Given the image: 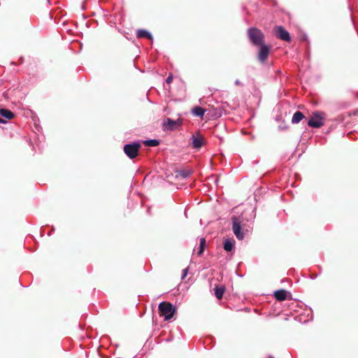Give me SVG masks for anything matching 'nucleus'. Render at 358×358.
I'll list each match as a JSON object with an SVG mask.
<instances>
[{"mask_svg": "<svg viewBox=\"0 0 358 358\" xmlns=\"http://www.w3.org/2000/svg\"><path fill=\"white\" fill-rule=\"evenodd\" d=\"M248 36L250 41L256 46L264 43V34L256 27H250L248 29Z\"/></svg>", "mask_w": 358, "mask_h": 358, "instance_id": "obj_1", "label": "nucleus"}, {"mask_svg": "<svg viewBox=\"0 0 358 358\" xmlns=\"http://www.w3.org/2000/svg\"><path fill=\"white\" fill-rule=\"evenodd\" d=\"M158 308L161 315L164 317L166 321L171 320L176 312V308L171 303L161 302Z\"/></svg>", "mask_w": 358, "mask_h": 358, "instance_id": "obj_2", "label": "nucleus"}, {"mask_svg": "<svg viewBox=\"0 0 358 358\" xmlns=\"http://www.w3.org/2000/svg\"><path fill=\"white\" fill-rule=\"evenodd\" d=\"M324 113L322 112H315L308 121V125L312 128H320L324 125Z\"/></svg>", "mask_w": 358, "mask_h": 358, "instance_id": "obj_3", "label": "nucleus"}, {"mask_svg": "<svg viewBox=\"0 0 358 358\" xmlns=\"http://www.w3.org/2000/svg\"><path fill=\"white\" fill-rule=\"evenodd\" d=\"M141 146V143L138 141L126 144L124 146V152L128 157L134 159L138 155Z\"/></svg>", "mask_w": 358, "mask_h": 358, "instance_id": "obj_4", "label": "nucleus"}, {"mask_svg": "<svg viewBox=\"0 0 358 358\" xmlns=\"http://www.w3.org/2000/svg\"><path fill=\"white\" fill-rule=\"evenodd\" d=\"M258 47H259V52H258V55H257L258 60L262 64H264L268 59V55L271 51V47L268 45H266L265 43L258 45Z\"/></svg>", "mask_w": 358, "mask_h": 358, "instance_id": "obj_5", "label": "nucleus"}, {"mask_svg": "<svg viewBox=\"0 0 358 358\" xmlns=\"http://www.w3.org/2000/svg\"><path fill=\"white\" fill-rule=\"evenodd\" d=\"M232 230L236 237L238 240H243L244 238V234L242 231L241 221L236 217L234 216L232 218Z\"/></svg>", "mask_w": 358, "mask_h": 358, "instance_id": "obj_6", "label": "nucleus"}, {"mask_svg": "<svg viewBox=\"0 0 358 358\" xmlns=\"http://www.w3.org/2000/svg\"><path fill=\"white\" fill-rule=\"evenodd\" d=\"M275 36L284 41L289 42L291 41L289 33L282 26L275 27Z\"/></svg>", "mask_w": 358, "mask_h": 358, "instance_id": "obj_7", "label": "nucleus"}, {"mask_svg": "<svg viewBox=\"0 0 358 358\" xmlns=\"http://www.w3.org/2000/svg\"><path fill=\"white\" fill-rule=\"evenodd\" d=\"M180 120H173L171 118H167L163 124L164 130H173L176 126L180 125Z\"/></svg>", "mask_w": 358, "mask_h": 358, "instance_id": "obj_8", "label": "nucleus"}, {"mask_svg": "<svg viewBox=\"0 0 358 358\" xmlns=\"http://www.w3.org/2000/svg\"><path fill=\"white\" fill-rule=\"evenodd\" d=\"M274 296L276 300L282 301L287 299V292L285 289H278L274 292Z\"/></svg>", "mask_w": 358, "mask_h": 358, "instance_id": "obj_9", "label": "nucleus"}, {"mask_svg": "<svg viewBox=\"0 0 358 358\" xmlns=\"http://www.w3.org/2000/svg\"><path fill=\"white\" fill-rule=\"evenodd\" d=\"M136 36L139 38H147L150 40H152V34L147 30L145 29H138L136 33Z\"/></svg>", "mask_w": 358, "mask_h": 358, "instance_id": "obj_10", "label": "nucleus"}, {"mask_svg": "<svg viewBox=\"0 0 358 358\" xmlns=\"http://www.w3.org/2000/svg\"><path fill=\"white\" fill-rule=\"evenodd\" d=\"M192 113L196 117H203L206 113V110L201 106H195L192 108Z\"/></svg>", "mask_w": 358, "mask_h": 358, "instance_id": "obj_11", "label": "nucleus"}, {"mask_svg": "<svg viewBox=\"0 0 358 358\" xmlns=\"http://www.w3.org/2000/svg\"><path fill=\"white\" fill-rule=\"evenodd\" d=\"M304 118V115L302 112L298 110L293 115L292 122L293 124H297Z\"/></svg>", "mask_w": 358, "mask_h": 358, "instance_id": "obj_12", "label": "nucleus"}, {"mask_svg": "<svg viewBox=\"0 0 358 358\" xmlns=\"http://www.w3.org/2000/svg\"><path fill=\"white\" fill-rule=\"evenodd\" d=\"M0 115L8 120H10L14 117V113L6 108H0Z\"/></svg>", "mask_w": 358, "mask_h": 358, "instance_id": "obj_13", "label": "nucleus"}, {"mask_svg": "<svg viewBox=\"0 0 358 358\" xmlns=\"http://www.w3.org/2000/svg\"><path fill=\"white\" fill-rule=\"evenodd\" d=\"M192 173V171L189 169H182L177 172V177H180L182 179H185L189 178Z\"/></svg>", "mask_w": 358, "mask_h": 358, "instance_id": "obj_14", "label": "nucleus"}, {"mask_svg": "<svg viewBox=\"0 0 358 358\" xmlns=\"http://www.w3.org/2000/svg\"><path fill=\"white\" fill-rule=\"evenodd\" d=\"M234 246V241L230 239H226L224 242L223 248L227 252H231Z\"/></svg>", "mask_w": 358, "mask_h": 358, "instance_id": "obj_15", "label": "nucleus"}, {"mask_svg": "<svg viewBox=\"0 0 358 358\" xmlns=\"http://www.w3.org/2000/svg\"><path fill=\"white\" fill-rule=\"evenodd\" d=\"M225 291V287L224 286L216 287L215 288V295L218 299H220L222 298L223 294Z\"/></svg>", "mask_w": 358, "mask_h": 358, "instance_id": "obj_16", "label": "nucleus"}, {"mask_svg": "<svg viewBox=\"0 0 358 358\" xmlns=\"http://www.w3.org/2000/svg\"><path fill=\"white\" fill-rule=\"evenodd\" d=\"M203 142L201 138L196 137L193 138L192 145L194 148L199 149L203 145Z\"/></svg>", "mask_w": 358, "mask_h": 358, "instance_id": "obj_17", "label": "nucleus"}, {"mask_svg": "<svg viewBox=\"0 0 358 358\" xmlns=\"http://www.w3.org/2000/svg\"><path fill=\"white\" fill-rule=\"evenodd\" d=\"M144 143L147 146L155 147L159 144V141L157 139H149L144 141Z\"/></svg>", "mask_w": 358, "mask_h": 358, "instance_id": "obj_18", "label": "nucleus"}, {"mask_svg": "<svg viewBox=\"0 0 358 358\" xmlns=\"http://www.w3.org/2000/svg\"><path fill=\"white\" fill-rule=\"evenodd\" d=\"M205 247H206V239L204 238H201L200 239L199 249L197 252L199 256H200L203 254Z\"/></svg>", "mask_w": 358, "mask_h": 358, "instance_id": "obj_19", "label": "nucleus"}, {"mask_svg": "<svg viewBox=\"0 0 358 358\" xmlns=\"http://www.w3.org/2000/svg\"><path fill=\"white\" fill-rule=\"evenodd\" d=\"M188 270H189L188 267H187L182 270V276H181L182 279H185V278L187 276Z\"/></svg>", "mask_w": 358, "mask_h": 358, "instance_id": "obj_20", "label": "nucleus"}, {"mask_svg": "<svg viewBox=\"0 0 358 358\" xmlns=\"http://www.w3.org/2000/svg\"><path fill=\"white\" fill-rule=\"evenodd\" d=\"M173 80V76L170 74L166 79V83H171Z\"/></svg>", "mask_w": 358, "mask_h": 358, "instance_id": "obj_21", "label": "nucleus"}, {"mask_svg": "<svg viewBox=\"0 0 358 358\" xmlns=\"http://www.w3.org/2000/svg\"><path fill=\"white\" fill-rule=\"evenodd\" d=\"M235 83V85H241V81H240L239 80H238V79L235 80V83Z\"/></svg>", "mask_w": 358, "mask_h": 358, "instance_id": "obj_22", "label": "nucleus"}, {"mask_svg": "<svg viewBox=\"0 0 358 358\" xmlns=\"http://www.w3.org/2000/svg\"><path fill=\"white\" fill-rule=\"evenodd\" d=\"M0 123H2V124H6V121L0 118Z\"/></svg>", "mask_w": 358, "mask_h": 358, "instance_id": "obj_23", "label": "nucleus"}]
</instances>
